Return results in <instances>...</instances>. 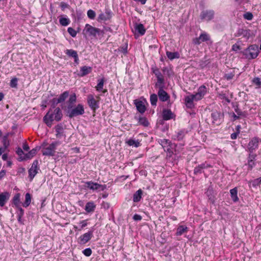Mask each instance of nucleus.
<instances>
[{
	"instance_id": "57",
	"label": "nucleus",
	"mask_w": 261,
	"mask_h": 261,
	"mask_svg": "<svg viewBox=\"0 0 261 261\" xmlns=\"http://www.w3.org/2000/svg\"><path fill=\"white\" fill-rule=\"evenodd\" d=\"M241 49V47L240 45L234 44L232 46V50L235 51H237L238 50Z\"/></svg>"
},
{
	"instance_id": "62",
	"label": "nucleus",
	"mask_w": 261,
	"mask_h": 261,
	"mask_svg": "<svg viewBox=\"0 0 261 261\" xmlns=\"http://www.w3.org/2000/svg\"><path fill=\"white\" fill-rule=\"evenodd\" d=\"M17 208H18L19 212L18 215H20V216H23V215L24 214L23 210L20 207V206Z\"/></svg>"
},
{
	"instance_id": "28",
	"label": "nucleus",
	"mask_w": 261,
	"mask_h": 261,
	"mask_svg": "<svg viewBox=\"0 0 261 261\" xmlns=\"http://www.w3.org/2000/svg\"><path fill=\"white\" fill-rule=\"evenodd\" d=\"M9 136V133H7L2 138V143L3 144V147L5 148V149H7V148L10 145V141L8 139Z\"/></svg>"
},
{
	"instance_id": "30",
	"label": "nucleus",
	"mask_w": 261,
	"mask_h": 261,
	"mask_svg": "<svg viewBox=\"0 0 261 261\" xmlns=\"http://www.w3.org/2000/svg\"><path fill=\"white\" fill-rule=\"evenodd\" d=\"M142 194V191L141 189L138 190L133 196V201L135 202H138L140 200Z\"/></svg>"
},
{
	"instance_id": "45",
	"label": "nucleus",
	"mask_w": 261,
	"mask_h": 261,
	"mask_svg": "<svg viewBox=\"0 0 261 261\" xmlns=\"http://www.w3.org/2000/svg\"><path fill=\"white\" fill-rule=\"evenodd\" d=\"M16 153L19 156L20 161H21V159L23 158L25 154L20 147L17 148Z\"/></svg>"
},
{
	"instance_id": "13",
	"label": "nucleus",
	"mask_w": 261,
	"mask_h": 261,
	"mask_svg": "<svg viewBox=\"0 0 261 261\" xmlns=\"http://www.w3.org/2000/svg\"><path fill=\"white\" fill-rule=\"evenodd\" d=\"M243 36L244 38L248 39L250 36V31L243 29H240L238 30L237 33L235 35L236 37Z\"/></svg>"
},
{
	"instance_id": "35",
	"label": "nucleus",
	"mask_w": 261,
	"mask_h": 261,
	"mask_svg": "<svg viewBox=\"0 0 261 261\" xmlns=\"http://www.w3.org/2000/svg\"><path fill=\"white\" fill-rule=\"evenodd\" d=\"M138 123L145 127L149 125V122L145 117H140L138 119Z\"/></svg>"
},
{
	"instance_id": "18",
	"label": "nucleus",
	"mask_w": 261,
	"mask_h": 261,
	"mask_svg": "<svg viewBox=\"0 0 261 261\" xmlns=\"http://www.w3.org/2000/svg\"><path fill=\"white\" fill-rule=\"evenodd\" d=\"M211 167V166L206 163H203L201 165H198L197 167H195L194 170V173L195 174L198 173H201L203 169Z\"/></svg>"
},
{
	"instance_id": "21",
	"label": "nucleus",
	"mask_w": 261,
	"mask_h": 261,
	"mask_svg": "<svg viewBox=\"0 0 261 261\" xmlns=\"http://www.w3.org/2000/svg\"><path fill=\"white\" fill-rule=\"evenodd\" d=\"M111 17V13L110 11L107 10L105 13H101L98 16V20L106 21Z\"/></svg>"
},
{
	"instance_id": "7",
	"label": "nucleus",
	"mask_w": 261,
	"mask_h": 261,
	"mask_svg": "<svg viewBox=\"0 0 261 261\" xmlns=\"http://www.w3.org/2000/svg\"><path fill=\"white\" fill-rule=\"evenodd\" d=\"M84 31L89 33L90 36H92L94 37H96L97 35H99L101 32L100 29L94 28L89 24H86Z\"/></svg>"
},
{
	"instance_id": "33",
	"label": "nucleus",
	"mask_w": 261,
	"mask_h": 261,
	"mask_svg": "<svg viewBox=\"0 0 261 261\" xmlns=\"http://www.w3.org/2000/svg\"><path fill=\"white\" fill-rule=\"evenodd\" d=\"M31 195L30 193H27L25 195V201L23 203L24 207H28L31 203Z\"/></svg>"
},
{
	"instance_id": "43",
	"label": "nucleus",
	"mask_w": 261,
	"mask_h": 261,
	"mask_svg": "<svg viewBox=\"0 0 261 261\" xmlns=\"http://www.w3.org/2000/svg\"><path fill=\"white\" fill-rule=\"evenodd\" d=\"M157 82L155 84V86L159 87L160 89L163 88V84L164 83V80L163 76L160 78L157 79Z\"/></svg>"
},
{
	"instance_id": "10",
	"label": "nucleus",
	"mask_w": 261,
	"mask_h": 261,
	"mask_svg": "<svg viewBox=\"0 0 261 261\" xmlns=\"http://www.w3.org/2000/svg\"><path fill=\"white\" fill-rule=\"evenodd\" d=\"M93 231H90L81 236L79 238V242L81 244H85L87 243L92 237Z\"/></svg>"
},
{
	"instance_id": "48",
	"label": "nucleus",
	"mask_w": 261,
	"mask_h": 261,
	"mask_svg": "<svg viewBox=\"0 0 261 261\" xmlns=\"http://www.w3.org/2000/svg\"><path fill=\"white\" fill-rule=\"evenodd\" d=\"M199 37L202 42L206 41L209 40L208 36L205 33L201 34Z\"/></svg>"
},
{
	"instance_id": "53",
	"label": "nucleus",
	"mask_w": 261,
	"mask_h": 261,
	"mask_svg": "<svg viewBox=\"0 0 261 261\" xmlns=\"http://www.w3.org/2000/svg\"><path fill=\"white\" fill-rule=\"evenodd\" d=\"M252 82L255 85L257 86H261V79L259 77L254 78Z\"/></svg>"
},
{
	"instance_id": "40",
	"label": "nucleus",
	"mask_w": 261,
	"mask_h": 261,
	"mask_svg": "<svg viewBox=\"0 0 261 261\" xmlns=\"http://www.w3.org/2000/svg\"><path fill=\"white\" fill-rule=\"evenodd\" d=\"M159 143L163 148H166L167 146H170V141L165 139L160 140Z\"/></svg>"
},
{
	"instance_id": "56",
	"label": "nucleus",
	"mask_w": 261,
	"mask_h": 261,
	"mask_svg": "<svg viewBox=\"0 0 261 261\" xmlns=\"http://www.w3.org/2000/svg\"><path fill=\"white\" fill-rule=\"evenodd\" d=\"M261 183V177L254 179L253 181V186H258Z\"/></svg>"
},
{
	"instance_id": "54",
	"label": "nucleus",
	"mask_w": 261,
	"mask_h": 261,
	"mask_svg": "<svg viewBox=\"0 0 261 261\" xmlns=\"http://www.w3.org/2000/svg\"><path fill=\"white\" fill-rule=\"evenodd\" d=\"M193 96V97H194L195 100L198 101L199 100L201 99L203 97L201 96L198 93H196L195 94H192Z\"/></svg>"
},
{
	"instance_id": "1",
	"label": "nucleus",
	"mask_w": 261,
	"mask_h": 261,
	"mask_svg": "<svg viewBox=\"0 0 261 261\" xmlns=\"http://www.w3.org/2000/svg\"><path fill=\"white\" fill-rule=\"evenodd\" d=\"M76 101V96L75 93L70 95L69 99L67 100V107L65 110L67 116L70 118L82 115L85 113L84 107L81 104L77 105L75 107L73 108V105Z\"/></svg>"
},
{
	"instance_id": "59",
	"label": "nucleus",
	"mask_w": 261,
	"mask_h": 261,
	"mask_svg": "<svg viewBox=\"0 0 261 261\" xmlns=\"http://www.w3.org/2000/svg\"><path fill=\"white\" fill-rule=\"evenodd\" d=\"M193 42L195 44H199L201 43V42H202V41H201V39H200V37H199L198 38H196L194 39Z\"/></svg>"
},
{
	"instance_id": "50",
	"label": "nucleus",
	"mask_w": 261,
	"mask_h": 261,
	"mask_svg": "<svg viewBox=\"0 0 261 261\" xmlns=\"http://www.w3.org/2000/svg\"><path fill=\"white\" fill-rule=\"evenodd\" d=\"M92 252V250L90 248H86L83 251V254L86 256H90Z\"/></svg>"
},
{
	"instance_id": "26",
	"label": "nucleus",
	"mask_w": 261,
	"mask_h": 261,
	"mask_svg": "<svg viewBox=\"0 0 261 261\" xmlns=\"http://www.w3.org/2000/svg\"><path fill=\"white\" fill-rule=\"evenodd\" d=\"M186 133L184 130H180L173 135L172 139L178 141L181 140L185 137Z\"/></svg>"
},
{
	"instance_id": "4",
	"label": "nucleus",
	"mask_w": 261,
	"mask_h": 261,
	"mask_svg": "<svg viewBox=\"0 0 261 261\" xmlns=\"http://www.w3.org/2000/svg\"><path fill=\"white\" fill-rule=\"evenodd\" d=\"M58 142H54L49 144L48 146L44 148L42 154L44 155L53 156L56 152V147L59 145Z\"/></svg>"
},
{
	"instance_id": "8",
	"label": "nucleus",
	"mask_w": 261,
	"mask_h": 261,
	"mask_svg": "<svg viewBox=\"0 0 261 261\" xmlns=\"http://www.w3.org/2000/svg\"><path fill=\"white\" fill-rule=\"evenodd\" d=\"M260 141V139L257 137H254L250 140L248 145V148L250 153L258 148V143Z\"/></svg>"
},
{
	"instance_id": "22",
	"label": "nucleus",
	"mask_w": 261,
	"mask_h": 261,
	"mask_svg": "<svg viewBox=\"0 0 261 261\" xmlns=\"http://www.w3.org/2000/svg\"><path fill=\"white\" fill-rule=\"evenodd\" d=\"M81 73L80 75L81 76H84L87 74L90 73L92 71V67L84 66L81 68Z\"/></svg>"
},
{
	"instance_id": "51",
	"label": "nucleus",
	"mask_w": 261,
	"mask_h": 261,
	"mask_svg": "<svg viewBox=\"0 0 261 261\" xmlns=\"http://www.w3.org/2000/svg\"><path fill=\"white\" fill-rule=\"evenodd\" d=\"M153 73L155 74L157 79L163 77L162 73L158 69H154L153 70Z\"/></svg>"
},
{
	"instance_id": "42",
	"label": "nucleus",
	"mask_w": 261,
	"mask_h": 261,
	"mask_svg": "<svg viewBox=\"0 0 261 261\" xmlns=\"http://www.w3.org/2000/svg\"><path fill=\"white\" fill-rule=\"evenodd\" d=\"M197 93L203 97L206 93V87L203 85L200 86L198 89Z\"/></svg>"
},
{
	"instance_id": "39",
	"label": "nucleus",
	"mask_w": 261,
	"mask_h": 261,
	"mask_svg": "<svg viewBox=\"0 0 261 261\" xmlns=\"http://www.w3.org/2000/svg\"><path fill=\"white\" fill-rule=\"evenodd\" d=\"M150 101L152 106H156L158 101V96L156 94H151L150 97Z\"/></svg>"
},
{
	"instance_id": "20",
	"label": "nucleus",
	"mask_w": 261,
	"mask_h": 261,
	"mask_svg": "<svg viewBox=\"0 0 261 261\" xmlns=\"http://www.w3.org/2000/svg\"><path fill=\"white\" fill-rule=\"evenodd\" d=\"M134 29L135 31L138 32L141 35H143L146 32L145 29L141 23H136L134 26Z\"/></svg>"
},
{
	"instance_id": "47",
	"label": "nucleus",
	"mask_w": 261,
	"mask_h": 261,
	"mask_svg": "<svg viewBox=\"0 0 261 261\" xmlns=\"http://www.w3.org/2000/svg\"><path fill=\"white\" fill-rule=\"evenodd\" d=\"M243 17L245 19L251 20L253 18V14L251 12H246L243 15Z\"/></svg>"
},
{
	"instance_id": "41",
	"label": "nucleus",
	"mask_w": 261,
	"mask_h": 261,
	"mask_svg": "<svg viewBox=\"0 0 261 261\" xmlns=\"http://www.w3.org/2000/svg\"><path fill=\"white\" fill-rule=\"evenodd\" d=\"M235 75L234 71L233 70L230 72L226 73L224 75V79L227 80H230L233 79Z\"/></svg>"
},
{
	"instance_id": "38",
	"label": "nucleus",
	"mask_w": 261,
	"mask_h": 261,
	"mask_svg": "<svg viewBox=\"0 0 261 261\" xmlns=\"http://www.w3.org/2000/svg\"><path fill=\"white\" fill-rule=\"evenodd\" d=\"M127 143L129 146H134L136 147H137L140 145V142L138 140L136 141L133 139H130L127 141Z\"/></svg>"
},
{
	"instance_id": "36",
	"label": "nucleus",
	"mask_w": 261,
	"mask_h": 261,
	"mask_svg": "<svg viewBox=\"0 0 261 261\" xmlns=\"http://www.w3.org/2000/svg\"><path fill=\"white\" fill-rule=\"evenodd\" d=\"M59 22L62 26H67L69 24L70 20L67 18L61 17L59 19Z\"/></svg>"
},
{
	"instance_id": "3",
	"label": "nucleus",
	"mask_w": 261,
	"mask_h": 261,
	"mask_svg": "<svg viewBox=\"0 0 261 261\" xmlns=\"http://www.w3.org/2000/svg\"><path fill=\"white\" fill-rule=\"evenodd\" d=\"M258 47L255 44L250 45L243 51V55L249 60L256 58L258 55Z\"/></svg>"
},
{
	"instance_id": "61",
	"label": "nucleus",
	"mask_w": 261,
	"mask_h": 261,
	"mask_svg": "<svg viewBox=\"0 0 261 261\" xmlns=\"http://www.w3.org/2000/svg\"><path fill=\"white\" fill-rule=\"evenodd\" d=\"M127 46H123L120 48V50L121 52H122L123 54H126L127 52Z\"/></svg>"
},
{
	"instance_id": "6",
	"label": "nucleus",
	"mask_w": 261,
	"mask_h": 261,
	"mask_svg": "<svg viewBox=\"0 0 261 261\" xmlns=\"http://www.w3.org/2000/svg\"><path fill=\"white\" fill-rule=\"evenodd\" d=\"M87 187L90 190H97V191H104L107 186L106 185H100L98 183L93 182L92 181H87L86 182Z\"/></svg>"
},
{
	"instance_id": "16",
	"label": "nucleus",
	"mask_w": 261,
	"mask_h": 261,
	"mask_svg": "<svg viewBox=\"0 0 261 261\" xmlns=\"http://www.w3.org/2000/svg\"><path fill=\"white\" fill-rule=\"evenodd\" d=\"M10 194L8 192H3L0 194V206H4L9 200Z\"/></svg>"
},
{
	"instance_id": "52",
	"label": "nucleus",
	"mask_w": 261,
	"mask_h": 261,
	"mask_svg": "<svg viewBox=\"0 0 261 261\" xmlns=\"http://www.w3.org/2000/svg\"><path fill=\"white\" fill-rule=\"evenodd\" d=\"M17 79L16 78V77H14L13 79H12L11 80V82H10V86L12 88H15L17 87Z\"/></svg>"
},
{
	"instance_id": "17",
	"label": "nucleus",
	"mask_w": 261,
	"mask_h": 261,
	"mask_svg": "<svg viewBox=\"0 0 261 261\" xmlns=\"http://www.w3.org/2000/svg\"><path fill=\"white\" fill-rule=\"evenodd\" d=\"M40 147H36L35 148L32 149L28 153L24 154L23 158L21 159V161L26 160L33 158L37 153V151L39 150Z\"/></svg>"
},
{
	"instance_id": "24",
	"label": "nucleus",
	"mask_w": 261,
	"mask_h": 261,
	"mask_svg": "<svg viewBox=\"0 0 261 261\" xmlns=\"http://www.w3.org/2000/svg\"><path fill=\"white\" fill-rule=\"evenodd\" d=\"M137 110L141 113H143L146 110V108L142 101H138L135 102Z\"/></svg>"
},
{
	"instance_id": "27",
	"label": "nucleus",
	"mask_w": 261,
	"mask_h": 261,
	"mask_svg": "<svg viewBox=\"0 0 261 261\" xmlns=\"http://www.w3.org/2000/svg\"><path fill=\"white\" fill-rule=\"evenodd\" d=\"M172 113L170 110H164L163 112V118L164 120H168L172 118Z\"/></svg>"
},
{
	"instance_id": "37",
	"label": "nucleus",
	"mask_w": 261,
	"mask_h": 261,
	"mask_svg": "<svg viewBox=\"0 0 261 261\" xmlns=\"http://www.w3.org/2000/svg\"><path fill=\"white\" fill-rule=\"evenodd\" d=\"M187 229L188 228L187 227H185L184 226H179L177 229L176 235L181 236L185 232L187 231Z\"/></svg>"
},
{
	"instance_id": "25",
	"label": "nucleus",
	"mask_w": 261,
	"mask_h": 261,
	"mask_svg": "<svg viewBox=\"0 0 261 261\" xmlns=\"http://www.w3.org/2000/svg\"><path fill=\"white\" fill-rule=\"evenodd\" d=\"M230 193L231 195V198L232 201L234 202H237L239 200V198L238 197V189L237 188H234L230 190Z\"/></svg>"
},
{
	"instance_id": "49",
	"label": "nucleus",
	"mask_w": 261,
	"mask_h": 261,
	"mask_svg": "<svg viewBox=\"0 0 261 261\" xmlns=\"http://www.w3.org/2000/svg\"><path fill=\"white\" fill-rule=\"evenodd\" d=\"M67 31L68 33L73 37H75L76 35V32L72 28H68Z\"/></svg>"
},
{
	"instance_id": "11",
	"label": "nucleus",
	"mask_w": 261,
	"mask_h": 261,
	"mask_svg": "<svg viewBox=\"0 0 261 261\" xmlns=\"http://www.w3.org/2000/svg\"><path fill=\"white\" fill-rule=\"evenodd\" d=\"M87 102L89 105V106L93 110H95L98 108V101L96 100L93 95L90 94L88 95L87 97Z\"/></svg>"
},
{
	"instance_id": "55",
	"label": "nucleus",
	"mask_w": 261,
	"mask_h": 261,
	"mask_svg": "<svg viewBox=\"0 0 261 261\" xmlns=\"http://www.w3.org/2000/svg\"><path fill=\"white\" fill-rule=\"evenodd\" d=\"M80 224H81V228L79 229V231H81L83 228L86 227L87 225V220H83L80 222Z\"/></svg>"
},
{
	"instance_id": "9",
	"label": "nucleus",
	"mask_w": 261,
	"mask_h": 261,
	"mask_svg": "<svg viewBox=\"0 0 261 261\" xmlns=\"http://www.w3.org/2000/svg\"><path fill=\"white\" fill-rule=\"evenodd\" d=\"M38 162L35 160L33 162L31 168L29 170V177L32 180L38 172Z\"/></svg>"
},
{
	"instance_id": "46",
	"label": "nucleus",
	"mask_w": 261,
	"mask_h": 261,
	"mask_svg": "<svg viewBox=\"0 0 261 261\" xmlns=\"http://www.w3.org/2000/svg\"><path fill=\"white\" fill-rule=\"evenodd\" d=\"M88 17L91 19H93L95 17V13L92 10H89L87 12Z\"/></svg>"
},
{
	"instance_id": "64",
	"label": "nucleus",
	"mask_w": 261,
	"mask_h": 261,
	"mask_svg": "<svg viewBox=\"0 0 261 261\" xmlns=\"http://www.w3.org/2000/svg\"><path fill=\"white\" fill-rule=\"evenodd\" d=\"M6 170H2L0 171V179L4 177L6 175Z\"/></svg>"
},
{
	"instance_id": "19",
	"label": "nucleus",
	"mask_w": 261,
	"mask_h": 261,
	"mask_svg": "<svg viewBox=\"0 0 261 261\" xmlns=\"http://www.w3.org/2000/svg\"><path fill=\"white\" fill-rule=\"evenodd\" d=\"M158 95L160 100L162 101H166L168 100L169 96L167 93L164 91L163 88L160 89L158 92Z\"/></svg>"
},
{
	"instance_id": "23",
	"label": "nucleus",
	"mask_w": 261,
	"mask_h": 261,
	"mask_svg": "<svg viewBox=\"0 0 261 261\" xmlns=\"http://www.w3.org/2000/svg\"><path fill=\"white\" fill-rule=\"evenodd\" d=\"M195 100L194 97H193L192 95L190 96H187L185 97V102L186 106L189 108H191L193 106V101Z\"/></svg>"
},
{
	"instance_id": "32",
	"label": "nucleus",
	"mask_w": 261,
	"mask_h": 261,
	"mask_svg": "<svg viewBox=\"0 0 261 261\" xmlns=\"http://www.w3.org/2000/svg\"><path fill=\"white\" fill-rule=\"evenodd\" d=\"M56 137L60 138L63 134V128L61 125L58 124L55 127Z\"/></svg>"
},
{
	"instance_id": "29",
	"label": "nucleus",
	"mask_w": 261,
	"mask_h": 261,
	"mask_svg": "<svg viewBox=\"0 0 261 261\" xmlns=\"http://www.w3.org/2000/svg\"><path fill=\"white\" fill-rule=\"evenodd\" d=\"M166 55L167 57L171 60L179 58V54L177 52H170L167 51Z\"/></svg>"
},
{
	"instance_id": "14",
	"label": "nucleus",
	"mask_w": 261,
	"mask_h": 261,
	"mask_svg": "<svg viewBox=\"0 0 261 261\" xmlns=\"http://www.w3.org/2000/svg\"><path fill=\"white\" fill-rule=\"evenodd\" d=\"M69 92L65 91L62 94H61L59 97L58 98H54L53 99V103L54 104H58L59 103L65 101V100L69 96Z\"/></svg>"
},
{
	"instance_id": "60",
	"label": "nucleus",
	"mask_w": 261,
	"mask_h": 261,
	"mask_svg": "<svg viewBox=\"0 0 261 261\" xmlns=\"http://www.w3.org/2000/svg\"><path fill=\"white\" fill-rule=\"evenodd\" d=\"M133 219L136 221H140L142 219V217L138 214H135L133 217Z\"/></svg>"
},
{
	"instance_id": "12",
	"label": "nucleus",
	"mask_w": 261,
	"mask_h": 261,
	"mask_svg": "<svg viewBox=\"0 0 261 261\" xmlns=\"http://www.w3.org/2000/svg\"><path fill=\"white\" fill-rule=\"evenodd\" d=\"M214 12L213 10H205L201 12L200 18L201 19H205L209 21L214 17Z\"/></svg>"
},
{
	"instance_id": "31",
	"label": "nucleus",
	"mask_w": 261,
	"mask_h": 261,
	"mask_svg": "<svg viewBox=\"0 0 261 261\" xmlns=\"http://www.w3.org/2000/svg\"><path fill=\"white\" fill-rule=\"evenodd\" d=\"M95 207V205L93 202H89L87 203L85 206V210L88 213L93 212Z\"/></svg>"
},
{
	"instance_id": "58",
	"label": "nucleus",
	"mask_w": 261,
	"mask_h": 261,
	"mask_svg": "<svg viewBox=\"0 0 261 261\" xmlns=\"http://www.w3.org/2000/svg\"><path fill=\"white\" fill-rule=\"evenodd\" d=\"M248 165L250 169H251L255 166L254 161L252 160H248Z\"/></svg>"
},
{
	"instance_id": "63",
	"label": "nucleus",
	"mask_w": 261,
	"mask_h": 261,
	"mask_svg": "<svg viewBox=\"0 0 261 261\" xmlns=\"http://www.w3.org/2000/svg\"><path fill=\"white\" fill-rule=\"evenodd\" d=\"M60 6L63 10L65 8H67L68 7V5L64 2H61L60 4Z\"/></svg>"
},
{
	"instance_id": "2",
	"label": "nucleus",
	"mask_w": 261,
	"mask_h": 261,
	"mask_svg": "<svg viewBox=\"0 0 261 261\" xmlns=\"http://www.w3.org/2000/svg\"><path fill=\"white\" fill-rule=\"evenodd\" d=\"M63 114L59 108H54V109H50L49 111L43 117V121L46 125L50 127L54 120L59 121L61 120Z\"/></svg>"
},
{
	"instance_id": "44",
	"label": "nucleus",
	"mask_w": 261,
	"mask_h": 261,
	"mask_svg": "<svg viewBox=\"0 0 261 261\" xmlns=\"http://www.w3.org/2000/svg\"><path fill=\"white\" fill-rule=\"evenodd\" d=\"M98 83L96 87V89L97 91H100L102 89L103 84H104V79L102 78L100 80H99Z\"/></svg>"
},
{
	"instance_id": "34",
	"label": "nucleus",
	"mask_w": 261,
	"mask_h": 261,
	"mask_svg": "<svg viewBox=\"0 0 261 261\" xmlns=\"http://www.w3.org/2000/svg\"><path fill=\"white\" fill-rule=\"evenodd\" d=\"M13 202L16 207L20 206V194H16L13 198Z\"/></svg>"
},
{
	"instance_id": "15",
	"label": "nucleus",
	"mask_w": 261,
	"mask_h": 261,
	"mask_svg": "<svg viewBox=\"0 0 261 261\" xmlns=\"http://www.w3.org/2000/svg\"><path fill=\"white\" fill-rule=\"evenodd\" d=\"M65 54L69 57H72L74 59V62L76 64H79V59L77 52L73 49H67Z\"/></svg>"
},
{
	"instance_id": "5",
	"label": "nucleus",
	"mask_w": 261,
	"mask_h": 261,
	"mask_svg": "<svg viewBox=\"0 0 261 261\" xmlns=\"http://www.w3.org/2000/svg\"><path fill=\"white\" fill-rule=\"evenodd\" d=\"M212 123L216 125L221 123L223 119V115L217 111H212L211 115Z\"/></svg>"
}]
</instances>
